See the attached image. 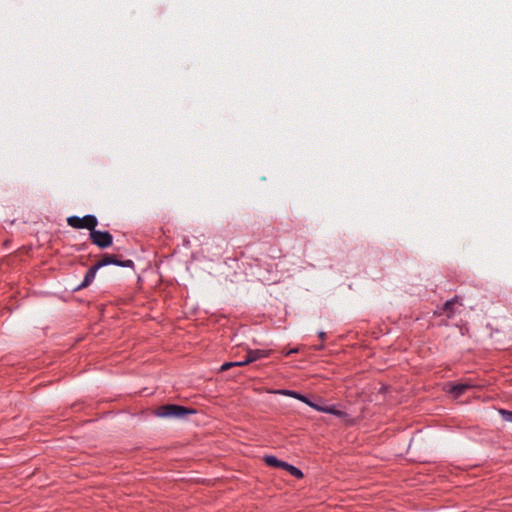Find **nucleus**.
I'll use <instances>...</instances> for the list:
<instances>
[{"label":"nucleus","mask_w":512,"mask_h":512,"mask_svg":"<svg viewBox=\"0 0 512 512\" xmlns=\"http://www.w3.org/2000/svg\"><path fill=\"white\" fill-rule=\"evenodd\" d=\"M196 411L177 404L162 405L157 409L156 415L162 418H184L187 415L195 414Z\"/></svg>","instance_id":"1"},{"label":"nucleus","mask_w":512,"mask_h":512,"mask_svg":"<svg viewBox=\"0 0 512 512\" xmlns=\"http://www.w3.org/2000/svg\"><path fill=\"white\" fill-rule=\"evenodd\" d=\"M98 218L93 214L83 217L72 215L67 218V224L74 229H87L89 233L98 226Z\"/></svg>","instance_id":"2"},{"label":"nucleus","mask_w":512,"mask_h":512,"mask_svg":"<svg viewBox=\"0 0 512 512\" xmlns=\"http://www.w3.org/2000/svg\"><path fill=\"white\" fill-rule=\"evenodd\" d=\"M91 243L100 249H106L113 244V235L109 231L93 228L89 233Z\"/></svg>","instance_id":"3"},{"label":"nucleus","mask_w":512,"mask_h":512,"mask_svg":"<svg viewBox=\"0 0 512 512\" xmlns=\"http://www.w3.org/2000/svg\"><path fill=\"white\" fill-rule=\"evenodd\" d=\"M98 269H101L108 265H115L124 268H134L135 263L132 259L120 260L116 255L105 254L99 261L95 263Z\"/></svg>","instance_id":"4"},{"label":"nucleus","mask_w":512,"mask_h":512,"mask_svg":"<svg viewBox=\"0 0 512 512\" xmlns=\"http://www.w3.org/2000/svg\"><path fill=\"white\" fill-rule=\"evenodd\" d=\"M459 297L455 296L450 300H447L441 307H438V309L435 311V314L439 316H446L447 318H452L454 315L458 312L455 309V305L458 304Z\"/></svg>","instance_id":"5"},{"label":"nucleus","mask_w":512,"mask_h":512,"mask_svg":"<svg viewBox=\"0 0 512 512\" xmlns=\"http://www.w3.org/2000/svg\"><path fill=\"white\" fill-rule=\"evenodd\" d=\"M99 269L96 267L95 264H93L85 273L84 278L82 282L76 286L73 291H79L83 288L88 287L95 279L96 273Z\"/></svg>","instance_id":"6"},{"label":"nucleus","mask_w":512,"mask_h":512,"mask_svg":"<svg viewBox=\"0 0 512 512\" xmlns=\"http://www.w3.org/2000/svg\"><path fill=\"white\" fill-rule=\"evenodd\" d=\"M279 394L281 395H285V396H289V397H292L294 399H297L305 404H307L308 406L312 407L315 409V405L316 403H314L313 401H311L306 395L304 394H301L295 390H287V389H283V390H279L278 391Z\"/></svg>","instance_id":"7"},{"label":"nucleus","mask_w":512,"mask_h":512,"mask_svg":"<svg viewBox=\"0 0 512 512\" xmlns=\"http://www.w3.org/2000/svg\"><path fill=\"white\" fill-rule=\"evenodd\" d=\"M474 387H476V385L472 381H465L452 385L449 391L455 397H459L464 394L465 391Z\"/></svg>","instance_id":"8"},{"label":"nucleus","mask_w":512,"mask_h":512,"mask_svg":"<svg viewBox=\"0 0 512 512\" xmlns=\"http://www.w3.org/2000/svg\"><path fill=\"white\" fill-rule=\"evenodd\" d=\"M247 361L255 362L257 360L268 358L271 354V350L268 349H248L247 350Z\"/></svg>","instance_id":"9"},{"label":"nucleus","mask_w":512,"mask_h":512,"mask_svg":"<svg viewBox=\"0 0 512 512\" xmlns=\"http://www.w3.org/2000/svg\"><path fill=\"white\" fill-rule=\"evenodd\" d=\"M315 410L319 411V412L331 414V415L337 416L339 418H344V417L348 416V414L345 411L337 409L335 405L321 406V405L316 404Z\"/></svg>","instance_id":"10"},{"label":"nucleus","mask_w":512,"mask_h":512,"mask_svg":"<svg viewBox=\"0 0 512 512\" xmlns=\"http://www.w3.org/2000/svg\"><path fill=\"white\" fill-rule=\"evenodd\" d=\"M264 462L270 466V467H274V468H281L283 469L284 466H285V461H282V460H279L276 456L274 455H266L264 457Z\"/></svg>","instance_id":"11"},{"label":"nucleus","mask_w":512,"mask_h":512,"mask_svg":"<svg viewBox=\"0 0 512 512\" xmlns=\"http://www.w3.org/2000/svg\"><path fill=\"white\" fill-rule=\"evenodd\" d=\"M283 470H286L290 475L294 476L297 479H301L304 477L303 472L299 468L288 462L285 463Z\"/></svg>","instance_id":"12"},{"label":"nucleus","mask_w":512,"mask_h":512,"mask_svg":"<svg viewBox=\"0 0 512 512\" xmlns=\"http://www.w3.org/2000/svg\"><path fill=\"white\" fill-rule=\"evenodd\" d=\"M499 414L501 415L503 420L512 423V411L506 409H499Z\"/></svg>","instance_id":"13"},{"label":"nucleus","mask_w":512,"mask_h":512,"mask_svg":"<svg viewBox=\"0 0 512 512\" xmlns=\"http://www.w3.org/2000/svg\"><path fill=\"white\" fill-rule=\"evenodd\" d=\"M237 363L235 361H232V362H225L221 365L219 371L220 372H224V371H227L229 370L230 368L232 367H236Z\"/></svg>","instance_id":"14"},{"label":"nucleus","mask_w":512,"mask_h":512,"mask_svg":"<svg viewBox=\"0 0 512 512\" xmlns=\"http://www.w3.org/2000/svg\"><path fill=\"white\" fill-rule=\"evenodd\" d=\"M237 363L236 367H241L250 364V361H247V354L245 355L243 360L235 361Z\"/></svg>","instance_id":"15"},{"label":"nucleus","mask_w":512,"mask_h":512,"mask_svg":"<svg viewBox=\"0 0 512 512\" xmlns=\"http://www.w3.org/2000/svg\"><path fill=\"white\" fill-rule=\"evenodd\" d=\"M319 338L324 341L326 339V333L324 331H320L318 333Z\"/></svg>","instance_id":"16"},{"label":"nucleus","mask_w":512,"mask_h":512,"mask_svg":"<svg viewBox=\"0 0 512 512\" xmlns=\"http://www.w3.org/2000/svg\"><path fill=\"white\" fill-rule=\"evenodd\" d=\"M295 352H297V349H292V350H290V351L287 353V355H290L291 353H295Z\"/></svg>","instance_id":"17"}]
</instances>
